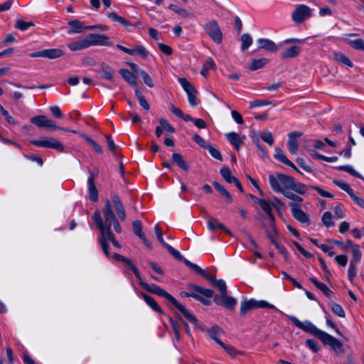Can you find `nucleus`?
Instances as JSON below:
<instances>
[{"mask_svg":"<svg viewBox=\"0 0 364 364\" xmlns=\"http://www.w3.org/2000/svg\"><path fill=\"white\" fill-rule=\"evenodd\" d=\"M0 111L9 124H12V125L16 124L15 119L11 115H9V112L2 107V105L1 104H0Z\"/></svg>","mask_w":364,"mask_h":364,"instance_id":"obj_62","label":"nucleus"},{"mask_svg":"<svg viewBox=\"0 0 364 364\" xmlns=\"http://www.w3.org/2000/svg\"><path fill=\"white\" fill-rule=\"evenodd\" d=\"M213 186L215 188V189H217L221 193V195L225 198L227 202H228V203L232 202V198L231 195L222 185H220L217 181H214Z\"/></svg>","mask_w":364,"mask_h":364,"instance_id":"obj_35","label":"nucleus"},{"mask_svg":"<svg viewBox=\"0 0 364 364\" xmlns=\"http://www.w3.org/2000/svg\"><path fill=\"white\" fill-rule=\"evenodd\" d=\"M206 332L218 345H223V342L217 337L218 335L223 333V330L218 326H213L211 328L207 329Z\"/></svg>","mask_w":364,"mask_h":364,"instance_id":"obj_30","label":"nucleus"},{"mask_svg":"<svg viewBox=\"0 0 364 364\" xmlns=\"http://www.w3.org/2000/svg\"><path fill=\"white\" fill-rule=\"evenodd\" d=\"M100 75L102 78L112 81L114 78V70L106 63H102L100 65Z\"/></svg>","mask_w":364,"mask_h":364,"instance_id":"obj_22","label":"nucleus"},{"mask_svg":"<svg viewBox=\"0 0 364 364\" xmlns=\"http://www.w3.org/2000/svg\"><path fill=\"white\" fill-rule=\"evenodd\" d=\"M269 181L272 188L274 191L282 193L284 191L291 189L295 180L291 176L283 173H277L276 176L269 175Z\"/></svg>","mask_w":364,"mask_h":364,"instance_id":"obj_3","label":"nucleus"},{"mask_svg":"<svg viewBox=\"0 0 364 364\" xmlns=\"http://www.w3.org/2000/svg\"><path fill=\"white\" fill-rule=\"evenodd\" d=\"M311 16V9L306 5H299L292 12L291 17L296 23H301Z\"/></svg>","mask_w":364,"mask_h":364,"instance_id":"obj_9","label":"nucleus"},{"mask_svg":"<svg viewBox=\"0 0 364 364\" xmlns=\"http://www.w3.org/2000/svg\"><path fill=\"white\" fill-rule=\"evenodd\" d=\"M189 289L193 290L197 294L196 296H195V299L201 301L205 305H210V301L208 299H205L202 297L200 295H203L207 298H210L213 296V291L209 289H204L199 286L195 285V284H190Z\"/></svg>","mask_w":364,"mask_h":364,"instance_id":"obj_10","label":"nucleus"},{"mask_svg":"<svg viewBox=\"0 0 364 364\" xmlns=\"http://www.w3.org/2000/svg\"><path fill=\"white\" fill-rule=\"evenodd\" d=\"M64 52L58 48H53V49H46L43 50L38 52H35L31 53L30 55L32 58L36 57H43V58H47L49 59H55L61 57L63 55Z\"/></svg>","mask_w":364,"mask_h":364,"instance_id":"obj_14","label":"nucleus"},{"mask_svg":"<svg viewBox=\"0 0 364 364\" xmlns=\"http://www.w3.org/2000/svg\"><path fill=\"white\" fill-rule=\"evenodd\" d=\"M132 228L134 234L139 238L144 235L142 232V225L140 220H134L132 223Z\"/></svg>","mask_w":364,"mask_h":364,"instance_id":"obj_46","label":"nucleus"},{"mask_svg":"<svg viewBox=\"0 0 364 364\" xmlns=\"http://www.w3.org/2000/svg\"><path fill=\"white\" fill-rule=\"evenodd\" d=\"M222 348L225 349V350L231 356L235 357L238 354H242V352H239L233 346L230 345H226L223 342V345H220Z\"/></svg>","mask_w":364,"mask_h":364,"instance_id":"obj_52","label":"nucleus"},{"mask_svg":"<svg viewBox=\"0 0 364 364\" xmlns=\"http://www.w3.org/2000/svg\"><path fill=\"white\" fill-rule=\"evenodd\" d=\"M210 153V154L218 161H223V157L220 152L212 146L210 144L207 147V149Z\"/></svg>","mask_w":364,"mask_h":364,"instance_id":"obj_57","label":"nucleus"},{"mask_svg":"<svg viewBox=\"0 0 364 364\" xmlns=\"http://www.w3.org/2000/svg\"><path fill=\"white\" fill-rule=\"evenodd\" d=\"M141 296L144 299V300L145 301V302L155 311L161 314H164V311H162L161 308L158 305V304L156 303V301H155V299L149 296V295H147L144 293H142L141 294Z\"/></svg>","mask_w":364,"mask_h":364,"instance_id":"obj_26","label":"nucleus"},{"mask_svg":"<svg viewBox=\"0 0 364 364\" xmlns=\"http://www.w3.org/2000/svg\"><path fill=\"white\" fill-rule=\"evenodd\" d=\"M68 47L73 51L80 50L89 47L86 36L85 38L77 41L71 42L68 45Z\"/></svg>","mask_w":364,"mask_h":364,"instance_id":"obj_28","label":"nucleus"},{"mask_svg":"<svg viewBox=\"0 0 364 364\" xmlns=\"http://www.w3.org/2000/svg\"><path fill=\"white\" fill-rule=\"evenodd\" d=\"M140 75L142 77L144 83L149 87H154V84L152 78L145 70H140Z\"/></svg>","mask_w":364,"mask_h":364,"instance_id":"obj_53","label":"nucleus"},{"mask_svg":"<svg viewBox=\"0 0 364 364\" xmlns=\"http://www.w3.org/2000/svg\"><path fill=\"white\" fill-rule=\"evenodd\" d=\"M185 264L189 267L191 268V269H193V271H195L196 273H198V274L201 275L202 277H203L204 278H205L206 279H208V281H210L213 286L214 285V284L215 283V282L217 281V279H215V277L213 275H210L207 273L205 272V271L203 269H202L199 266H198L197 264H194V263H192L190 261H186L185 262Z\"/></svg>","mask_w":364,"mask_h":364,"instance_id":"obj_19","label":"nucleus"},{"mask_svg":"<svg viewBox=\"0 0 364 364\" xmlns=\"http://www.w3.org/2000/svg\"><path fill=\"white\" fill-rule=\"evenodd\" d=\"M301 51V48L298 46H293L291 47L286 48L282 53L281 56L282 59H287L295 58L299 55Z\"/></svg>","mask_w":364,"mask_h":364,"instance_id":"obj_23","label":"nucleus"},{"mask_svg":"<svg viewBox=\"0 0 364 364\" xmlns=\"http://www.w3.org/2000/svg\"><path fill=\"white\" fill-rule=\"evenodd\" d=\"M260 203L259 205L262 208V210L267 213V215H269V213H272V206L271 204L267 201L264 199H262V200L259 201Z\"/></svg>","mask_w":364,"mask_h":364,"instance_id":"obj_63","label":"nucleus"},{"mask_svg":"<svg viewBox=\"0 0 364 364\" xmlns=\"http://www.w3.org/2000/svg\"><path fill=\"white\" fill-rule=\"evenodd\" d=\"M90 177L88 178V192L89 198L92 202H97L98 200V191L95 184V176L93 173L90 171Z\"/></svg>","mask_w":364,"mask_h":364,"instance_id":"obj_18","label":"nucleus"},{"mask_svg":"<svg viewBox=\"0 0 364 364\" xmlns=\"http://www.w3.org/2000/svg\"><path fill=\"white\" fill-rule=\"evenodd\" d=\"M92 220L97 227L100 229L101 235L104 234L106 227V218H105V221L103 222L100 212L97 210L95 212L92 216Z\"/></svg>","mask_w":364,"mask_h":364,"instance_id":"obj_27","label":"nucleus"},{"mask_svg":"<svg viewBox=\"0 0 364 364\" xmlns=\"http://www.w3.org/2000/svg\"><path fill=\"white\" fill-rule=\"evenodd\" d=\"M274 157L280 162L289 166H294V164L285 156V155L283 154L282 150L280 148L277 147L275 149Z\"/></svg>","mask_w":364,"mask_h":364,"instance_id":"obj_33","label":"nucleus"},{"mask_svg":"<svg viewBox=\"0 0 364 364\" xmlns=\"http://www.w3.org/2000/svg\"><path fill=\"white\" fill-rule=\"evenodd\" d=\"M102 211L104 218H106V227L103 235H108V232L112 233L111 231L112 223L114 225V230L117 233H120L122 232L121 226L112 210V202L109 199L105 200V205Z\"/></svg>","mask_w":364,"mask_h":364,"instance_id":"obj_4","label":"nucleus"},{"mask_svg":"<svg viewBox=\"0 0 364 364\" xmlns=\"http://www.w3.org/2000/svg\"><path fill=\"white\" fill-rule=\"evenodd\" d=\"M100 243L102 247V250L104 252V254L106 255L107 257H109V252L108 250L109 245L108 241L106 237L101 236V238L100 239Z\"/></svg>","mask_w":364,"mask_h":364,"instance_id":"obj_58","label":"nucleus"},{"mask_svg":"<svg viewBox=\"0 0 364 364\" xmlns=\"http://www.w3.org/2000/svg\"><path fill=\"white\" fill-rule=\"evenodd\" d=\"M242 46L241 49L245 50L252 43V39L250 34L245 33L241 36Z\"/></svg>","mask_w":364,"mask_h":364,"instance_id":"obj_45","label":"nucleus"},{"mask_svg":"<svg viewBox=\"0 0 364 364\" xmlns=\"http://www.w3.org/2000/svg\"><path fill=\"white\" fill-rule=\"evenodd\" d=\"M331 307L332 311L335 314H336L338 316L342 317V318L345 317V316H346L345 311H344L343 307L340 304H336V303H331Z\"/></svg>","mask_w":364,"mask_h":364,"instance_id":"obj_50","label":"nucleus"},{"mask_svg":"<svg viewBox=\"0 0 364 364\" xmlns=\"http://www.w3.org/2000/svg\"><path fill=\"white\" fill-rule=\"evenodd\" d=\"M227 139L230 144L237 150L240 149L242 140L240 136L236 132H230L226 134Z\"/></svg>","mask_w":364,"mask_h":364,"instance_id":"obj_24","label":"nucleus"},{"mask_svg":"<svg viewBox=\"0 0 364 364\" xmlns=\"http://www.w3.org/2000/svg\"><path fill=\"white\" fill-rule=\"evenodd\" d=\"M268 63V59L265 58H259V59H254L252 61L251 65L249 67L250 70H256L259 68H262L264 65H265Z\"/></svg>","mask_w":364,"mask_h":364,"instance_id":"obj_34","label":"nucleus"},{"mask_svg":"<svg viewBox=\"0 0 364 364\" xmlns=\"http://www.w3.org/2000/svg\"><path fill=\"white\" fill-rule=\"evenodd\" d=\"M348 246H350L352 253H353V259L350 262H353L356 264L361 258V252L360 250V246L358 245H353L351 240H347Z\"/></svg>","mask_w":364,"mask_h":364,"instance_id":"obj_31","label":"nucleus"},{"mask_svg":"<svg viewBox=\"0 0 364 364\" xmlns=\"http://www.w3.org/2000/svg\"><path fill=\"white\" fill-rule=\"evenodd\" d=\"M220 173L222 177L229 183H234L237 178L231 175V171L228 167H223L220 169Z\"/></svg>","mask_w":364,"mask_h":364,"instance_id":"obj_36","label":"nucleus"},{"mask_svg":"<svg viewBox=\"0 0 364 364\" xmlns=\"http://www.w3.org/2000/svg\"><path fill=\"white\" fill-rule=\"evenodd\" d=\"M213 300L216 304L223 306L228 309H234L237 304V300L234 297L228 296V292L220 295H215Z\"/></svg>","mask_w":364,"mask_h":364,"instance_id":"obj_12","label":"nucleus"},{"mask_svg":"<svg viewBox=\"0 0 364 364\" xmlns=\"http://www.w3.org/2000/svg\"><path fill=\"white\" fill-rule=\"evenodd\" d=\"M68 26L72 27V28L68 31L69 34L79 33L82 32L83 31L94 30L97 27V26H83L82 23L78 20L70 21L68 23Z\"/></svg>","mask_w":364,"mask_h":364,"instance_id":"obj_16","label":"nucleus"},{"mask_svg":"<svg viewBox=\"0 0 364 364\" xmlns=\"http://www.w3.org/2000/svg\"><path fill=\"white\" fill-rule=\"evenodd\" d=\"M215 68V63L214 60L211 58H209L207 60V61L204 63L203 67L200 71V74L203 76L206 77L208 75V70L210 69H214Z\"/></svg>","mask_w":364,"mask_h":364,"instance_id":"obj_39","label":"nucleus"},{"mask_svg":"<svg viewBox=\"0 0 364 364\" xmlns=\"http://www.w3.org/2000/svg\"><path fill=\"white\" fill-rule=\"evenodd\" d=\"M34 23L32 21L26 22L21 19H18L15 24V28L21 31H26L31 26H33Z\"/></svg>","mask_w":364,"mask_h":364,"instance_id":"obj_44","label":"nucleus"},{"mask_svg":"<svg viewBox=\"0 0 364 364\" xmlns=\"http://www.w3.org/2000/svg\"><path fill=\"white\" fill-rule=\"evenodd\" d=\"M338 170H341V171H345L348 173H349L350 174H351L352 176H355V177H358V178H362L363 177L361 176V175L357 172L356 171H355L352 166H348V165H346V166H338L337 168Z\"/></svg>","mask_w":364,"mask_h":364,"instance_id":"obj_54","label":"nucleus"},{"mask_svg":"<svg viewBox=\"0 0 364 364\" xmlns=\"http://www.w3.org/2000/svg\"><path fill=\"white\" fill-rule=\"evenodd\" d=\"M282 194L287 198L290 199L291 202L299 204L303 201V198L290 191H284Z\"/></svg>","mask_w":364,"mask_h":364,"instance_id":"obj_48","label":"nucleus"},{"mask_svg":"<svg viewBox=\"0 0 364 364\" xmlns=\"http://www.w3.org/2000/svg\"><path fill=\"white\" fill-rule=\"evenodd\" d=\"M349 44L355 49L364 51V41L362 38L350 41Z\"/></svg>","mask_w":364,"mask_h":364,"instance_id":"obj_56","label":"nucleus"},{"mask_svg":"<svg viewBox=\"0 0 364 364\" xmlns=\"http://www.w3.org/2000/svg\"><path fill=\"white\" fill-rule=\"evenodd\" d=\"M112 203L114 210L118 215L119 218L124 221L126 219L127 215L122 200L117 194H114L112 197Z\"/></svg>","mask_w":364,"mask_h":364,"instance_id":"obj_17","label":"nucleus"},{"mask_svg":"<svg viewBox=\"0 0 364 364\" xmlns=\"http://www.w3.org/2000/svg\"><path fill=\"white\" fill-rule=\"evenodd\" d=\"M257 308H268L271 309H276L274 305L269 304L265 301H257L252 299L250 300H245L241 303L240 315L244 316L250 310Z\"/></svg>","mask_w":364,"mask_h":364,"instance_id":"obj_5","label":"nucleus"},{"mask_svg":"<svg viewBox=\"0 0 364 364\" xmlns=\"http://www.w3.org/2000/svg\"><path fill=\"white\" fill-rule=\"evenodd\" d=\"M291 190L294 191L299 194L304 195L306 192V186L303 183L294 181Z\"/></svg>","mask_w":364,"mask_h":364,"instance_id":"obj_49","label":"nucleus"},{"mask_svg":"<svg viewBox=\"0 0 364 364\" xmlns=\"http://www.w3.org/2000/svg\"><path fill=\"white\" fill-rule=\"evenodd\" d=\"M289 206L291 207V213L294 218L301 223H310V220L308 215L300 208V205L299 204L290 202Z\"/></svg>","mask_w":364,"mask_h":364,"instance_id":"obj_15","label":"nucleus"},{"mask_svg":"<svg viewBox=\"0 0 364 364\" xmlns=\"http://www.w3.org/2000/svg\"><path fill=\"white\" fill-rule=\"evenodd\" d=\"M135 95L140 104V105L146 111L149 109V105L147 101L145 100L144 97L141 94V92L139 90V89H136Z\"/></svg>","mask_w":364,"mask_h":364,"instance_id":"obj_42","label":"nucleus"},{"mask_svg":"<svg viewBox=\"0 0 364 364\" xmlns=\"http://www.w3.org/2000/svg\"><path fill=\"white\" fill-rule=\"evenodd\" d=\"M123 262L126 267H129L134 272L135 277L138 279V280L141 281V277L139 273V271L136 268V267L132 261L130 259L126 257Z\"/></svg>","mask_w":364,"mask_h":364,"instance_id":"obj_37","label":"nucleus"},{"mask_svg":"<svg viewBox=\"0 0 364 364\" xmlns=\"http://www.w3.org/2000/svg\"><path fill=\"white\" fill-rule=\"evenodd\" d=\"M159 122L161 126L162 127V128L164 130H166V132H168L169 133L175 132V129L170 124H168L165 119L160 118Z\"/></svg>","mask_w":364,"mask_h":364,"instance_id":"obj_60","label":"nucleus"},{"mask_svg":"<svg viewBox=\"0 0 364 364\" xmlns=\"http://www.w3.org/2000/svg\"><path fill=\"white\" fill-rule=\"evenodd\" d=\"M172 161L182 170L185 171H188L189 170V166L186 164L181 154L173 153L172 154Z\"/></svg>","mask_w":364,"mask_h":364,"instance_id":"obj_29","label":"nucleus"},{"mask_svg":"<svg viewBox=\"0 0 364 364\" xmlns=\"http://www.w3.org/2000/svg\"><path fill=\"white\" fill-rule=\"evenodd\" d=\"M178 81L188 95V102L190 105L192 107H196L198 104L196 101V95L198 93L197 90H196L194 86L187 80L186 78L180 77L178 79Z\"/></svg>","mask_w":364,"mask_h":364,"instance_id":"obj_8","label":"nucleus"},{"mask_svg":"<svg viewBox=\"0 0 364 364\" xmlns=\"http://www.w3.org/2000/svg\"><path fill=\"white\" fill-rule=\"evenodd\" d=\"M31 144L36 146L53 149L60 152L64 150L63 144L53 137H41L38 140L31 141Z\"/></svg>","mask_w":364,"mask_h":364,"instance_id":"obj_6","label":"nucleus"},{"mask_svg":"<svg viewBox=\"0 0 364 364\" xmlns=\"http://www.w3.org/2000/svg\"><path fill=\"white\" fill-rule=\"evenodd\" d=\"M193 140L197 144L204 149H207V147L210 145V144L207 143L200 135L197 134L193 136Z\"/></svg>","mask_w":364,"mask_h":364,"instance_id":"obj_59","label":"nucleus"},{"mask_svg":"<svg viewBox=\"0 0 364 364\" xmlns=\"http://www.w3.org/2000/svg\"><path fill=\"white\" fill-rule=\"evenodd\" d=\"M321 220L324 225L326 226L327 228H329L334 225L333 222L332 221V214L329 211L325 212L323 213Z\"/></svg>","mask_w":364,"mask_h":364,"instance_id":"obj_51","label":"nucleus"},{"mask_svg":"<svg viewBox=\"0 0 364 364\" xmlns=\"http://www.w3.org/2000/svg\"><path fill=\"white\" fill-rule=\"evenodd\" d=\"M261 139L267 142L269 146L274 144V139L270 132H263L260 134Z\"/></svg>","mask_w":364,"mask_h":364,"instance_id":"obj_55","label":"nucleus"},{"mask_svg":"<svg viewBox=\"0 0 364 364\" xmlns=\"http://www.w3.org/2000/svg\"><path fill=\"white\" fill-rule=\"evenodd\" d=\"M119 74L124 80L132 86H137L136 78L137 75L131 73L129 70L123 68L119 70Z\"/></svg>","mask_w":364,"mask_h":364,"instance_id":"obj_21","label":"nucleus"},{"mask_svg":"<svg viewBox=\"0 0 364 364\" xmlns=\"http://www.w3.org/2000/svg\"><path fill=\"white\" fill-rule=\"evenodd\" d=\"M348 279L350 282H353L354 278L356 276V267L355 264L353 262H350L348 272Z\"/></svg>","mask_w":364,"mask_h":364,"instance_id":"obj_61","label":"nucleus"},{"mask_svg":"<svg viewBox=\"0 0 364 364\" xmlns=\"http://www.w3.org/2000/svg\"><path fill=\"white\" fill-rule=\"evenodd\" d=\"M31 122L38 127L50 128L53 130L63 129V127L55 125V122L48 119L45 115H38L31 119Z\"/></svg>","mask_w":364,"mask_h":364,"instance_id":"obj_11","label":"nucleus"},{"mask_svg":"<svg viewBox=\"0 0 364 364\" xmlns=\"http://www.w3.org/2000/svg\"><path fill=\"white\" fill-rule=\"evenodd\" d=\"M301 136V133L300 132H291L289 134V140L287 142V146L289 151L291 154H295L298 150V142L297 138Z\"/></svg>","mask_w":364,"mask_h":364,"instance_id":"obj_20","label":"nucleus"},{"mask_svg":"<svg viewBox=\"0 0 364 364\" xmlns=\"http://www.w3.org/2000/svg\"><path fill=\"white\" fill-rule=\"evenodd\" d=\"M213 287H217L220 291L221 294L227 293V287L224 280L219 279L215 282Z\"/></svg>","mask_w":364,"mask_h":364,"instance_id":"obj_64","label":"nucleus"},{"mask_svg":"<svg viewBox=\"0 0 364 364\" xmlns=\"http://www.w3.org/2000/svg\"><path fill=\"white\" fill-rule=\"evenodd\" d=\"M205 33L217 44H220L223 41V33L215 20H211L204 26Z\"/></svg>","mask_w":364,"mask_h":364,"instance_id":"obj_7","label":"nucleus"},{"mask_svg":"<svg viewBox=\"0 0 364 364\" xmlns=\"http://www.w3.org/2000/svg\"><path fill=\"white\" fill-rule=\"evenodd\" d=\"M107 16L109 18H112L113 21H117V22L120 23L121 24H122L125 27H127V26L131 25V23L127 20H126L124 18H123L122 16H118L114 12L108 13L107 14Z\"/></svg>","mask_w":364,"mask_h":364,"instance_id":"obj_40","label":"nucleus"},{"mask_svg":"<svg viewBox=\"0 0 364 364\" xmlns=\"http://www.w3.org/2000/svg\"><path fill=\"white\" fill-rule=\"evenodd\" d=\"M334 58L338 62L341 63L346 65H348V67H353L352 62L344 54L341 53H336L334 55Z\"/></svg>","mask_w":364,"mask_h":364,"instance_id":"obj_41","label":"nucleus"},{"mask_svg":"<svg viewBox=\"0 0 364 364\" xmlns=\"http://www.w3.org/2000/svg\"><path fill=\"white\" fill-rule=\"evenodd\" d=\"M80 136L83 137L88 143L92 147V149L98 154H102L103 150L101 146L97 144L95 141L92 139L90 137L87 136V135L84 134H80Z\"/></svg>","mask_w":364,"mask_h":364,"instance_id":"obj_38","label":"nucleus"},{"mask_svg":"<svg viewBox=\"0 0 364 364\" xmlns=\"http://www.w3.org/2000/svg\"><path fill=\"white\" fill-rule=\"evenodd\" d=\"M333 182L342 190L346 191L349 196L353 195V191L348 183L338 180H333Z\"/></svg>","mask_w":364,"mask_h":364,"instance_id":"obj_47","label":"nucleus"},{"mask_svg":"<svg viewBox=\"0 0 364 364\" xmlns=\"http://www.w3.org/2000/svg\"><path fill=\"white\" fill-rule=\"evenodd\" d=\"M310 281L318 289H320L321 291H323V293L328 297V298H330L331 297V295L332 294V291L328 289V287L318 282L316 278H311L310 279Z\"/></svg>","mask_w":364,"mask_h":364,"instance_id":"obj_32","label":"nucleus"},{"mask_svg":"<svg viewBox=\"0 0 364 364\" xmlns=\"http://www.w3.org/2000/svg\"><path fill=\"white\" fill-rule=\"evenodd\" d=\"M259 48L265 49L271 52H276L278 50L277 46L272 41L264 38L258 40Z\"/></svg>","mask_w":364,"mask_h":364,"instance_id":"obj_25","label":"nucleus"},{"mask_svg":"<svg viewBox=\"0 0 364 364\" xmlns=\"http://www.w3.org/2000/svg\"><path fill=\"white\" fill-rule=\"evenodd\" d=\"M89 47L92 46H112V43L108 41L109 37L103 34L90 33L86 36Z\"/></svg>","mask_w":364,"mask_h":364,"instance_id":"obj_13","label":"nucleus"},{"mask_svg":"<svg viewBox=\"0 0 364 364\" xmlns=\"http://www.w3.org/2000/svg\"><path fill=\"white\" fill-rule=\"evenodd\" d=\"M165 247L167 249V250L168 251V252L174 257L176 258V259L178 260H180V261H183L184 263L186 261H188V259H185L181 255V253L177 251L176 250H175L173 247H172L171 245H169L168 244H167Z\"/></svg>","mask_w":364,"mask_h":364,"instance_id":"obj_43","label":"nucleus"},{"mask_svg":"<svg viewBox=\"0 0 364 364\" xmlns=\"http://www.w3.org/2000/svg\"><path fill=\"white\" fill-rule=\"evenodd\" d=\"M139 282L140 286L146 291L155 294L158 296L164 297L168 301H170L182 314L183 316L192 324L200 328L198 325V320L196 317L189 312L183 305H182L178 301H177L172 295L166 291L164 289L156 284H149L142 281Z\"/></svg>","mask_w":364,"mask_h":364,"instance_id":"obj_2","label":"nucleus"},{"mask_svg":"<svg viewBox=\"0 0 364 364\" xmlns=\"http://www.w3.org/2000/svg\"><path fill=\"white\" fill-rule=\"evenodd\" d=\"M289 318L297 328L316 337L322 342L323 345L328 346L331 350L336 353H344L343 346L341 341L331 336L328 333L318 329L310 321H306L304 323L301 322L296 317L294 316H290Z\"/></svg>","mask_w":364,"mask_h":364,"instance_id":"obj_1","label":"nucleus"}]
</instances>
